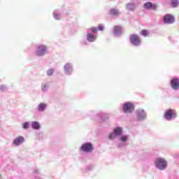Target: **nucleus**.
Here are the masks:
<instances>
[{
    "label": "nucleus",
    "mask_w": 179,
    "mask_h": 179,
    "mask_svg": "<svg viewBox=\"0 0 179 179\" xmlns=\"http://www.w3.org/2000/svg\"><path fill=\"white\" fill-rule=\"evenodd\" d=\"M155 166L159 170H165L167 167V161L164 158H157L155 160Z\"/></svg>",
    "instance_id": "obj_1"
},
{
    "label": "nucleus",
    "mask_w": 179,
    "mask_h": 179,
    "mask_svg": "<svg viewBox=\"0 0 179 179\" xmlns=\"http://www.w3.org/2000/svg\"><path fill=\"white\" fill-rule=\"evenodd\" d=\"M164 117L166 120L170 121L173 120V118H176V117H177V113L175 110L169 109L165 112Z\"/></svg>",
    "instance_id": "obj_2"
},
{
    "label": "nucleus",
    "mask_w": 179,
    "mask_h": 179,
    "mask_svg": "<svg viewBox=\"0 0 179 179\" xmlns=\"http://www.w3.org/2000/svg\"><path fill=\"white\" fill-rule=\"evenodd\" d=\"M80 150H82V152H85L86 153H90V152H92L93 150V145L90 143H84L80 147Z\"/></svg>",
    "instance_id": "obj_3"
},
{
    "label": "nucleus",
    "mask_w": 179,
    "mask_h": 179,
    "mask_svg": "<svg viewBox=\"0 0 179 179\" xmlns=\"http://www.w3.org/2000/svg\"><path fill=\"white\" fill-rule=\"evenodd\" d=\"M130 43H131L133 45H141V38L136 34L131 35Z\"/></svg>",
    "instance_id": "obj_4"
},
{
    "label": "nucleus",
    "mask_w": 179,
    "mask_h": 179,
    "mask_svg": "<svg viewBox=\"0 0 179 179\" xmlns=\"http://www.w3.org/2000/svg\"><path fill=\"white\" fill-rule=\"evenodd\" d=\"M135 110V107L134 106V104L128 102L124 104L123 106V111L124 113H132Z\"/></svg>",
    "instance_id": "obj_5"
},
{
    "label": "nucleus",
    "mask_w": 179,
    "mask_h": 179,
    "mask_svg": "<svg viewBox=\"0 0 179 179\" xmlns=\"http://www.w3.org/2000/svg\"><path fill=\"white\" fill-rule=\"evenodd\" d=\"M174 16L171 14H167L164 17V22L168 24H171V23H174Z\"/></svg>",
    "instance_id": "obj_6"
},
{
    "label": "nucleus",
    "mask_w": 179,
    "mask_h": 179,
    "mask_svg": "<svg viewBox=\"0 0 179 179\" xmlns=\"http://www.w3.org/2000/svg\"><path fill=\"white\" fill-rule=\"evenodd\" d=\"M45 51H47V47L43 45H40L36 50V55H38V57H41L45 54Z\"/></svg>",
    "instance_id": "obj_7"
},
{
    "label": "nucleus",
    "mask_w": 179,
    "mask_h": 179,
    "mask_svg": "<svg viewBox=\"0 0 179 179\" xmlns=\"http://www.w3.org/2000/svg\"><path fill=\"white\" fill-rule=\"evenodd\" d=\"M138 121H142L146 118V113L145 110L141 109L136 111Z\"/></svg>",
    "instance_id": "obj_8"
},
{
    "label": "nucleus",
    "mask_w": 179,
    "mask_h": 179,
    "mask_svg": "<svg viewBox=\"0 0 179 179\" xmlns=\"http://www.w3.org/2000/svg\"><path fill=\"white\" fill-rule=\"evenodd\" d=\"M171 87L173 90H178L179 89V79L178 78H173L171 83Z\"/></svg>",
    "instance_id": "obj_9"
},
{
    "label": "nucleus",
    "mask_w": 179,
    "mask_h": 179,
    "mask_svg": "<svg viewBox=\"0 0 179 179\" xmlns=\"http://www.w3.org/2000/svg\"><path fill=\"white\" fill-rule=\"evenodd\" d=\"M143 6L145 9H153L154 10H156V9H157V5L153 4L150 1H148L144 3Z\"/></svg>",
    "instance_id": "obj_10"
},
{
    "label": "nucleus",
    "mask_w": 179,
    "mask_h": 179,
    "mask_svg": "<svg viewBox=\"0 0 179 179\" xmlns=\"http://www.w3.org/2000/svg\"><path fill=\"white\" fill-rule=\"evenodd\" d=\"M23 142H24V138L22 136H18L14 140L13 143L14 145H19L21 143H23Z\"/></svg>",
    "instance_id": "obj_11"
},
{
    "label": "nucleus",
    "mask_w": 179,
    "mask_h": 179,
    "mask_svg": "<svg viewBox=\"0 0 179 179\" xmlns=\"http://www.w3.org/2000/svg\"><path fill=\"white\" fill-rule=\"evenodd\" d=\"M122 31V27L120 26H115L113 28V33L115 34V36H118L121 34V32Z\"/></svg>",
    "instance_id": "obj_12"
},
{
    "label": "nucleus",
    "mask_w": 179,
    "mask_h": 179,
    "mask_svg": "<svg viewBox=\"0 0 179 179\" xmlns=\"http://www.w3.org/2000/svg\"><path fill=\"white\" fill-rule=\"evenodd\" d=\"M96 36H94L93 34H88L87 35V41H90V43H93L94 41H96Z\"/></svg>",
    "instance_id": "obj_13"
},
{
    "label": "nucleus",
    "mask_w": 179,
    "mask_h": 179,
    "mask_svg": "<svg viewBox=\"0 0 179 179\" xmlns=\"http://www.w3.org/2000/svg\"><path fill=\"white\" fill-rule=\"evenodd\" d=\"M113 132L115 135H116L117 136H120V135L122 134V129H121L120 127H117L114 129Z\"/></svg>",
    "instance_id": "obj_14"
},
{
    "label": "nucleus",
    "mask_w": 179,
    "mask_h": 179,
    "mask_svg": "<svg viewBox=\"0 0 179 179\" xmlns=\"http://www.w3.org/2000/svg\"><path fill=\"white\" fill-rule=\"evenodd\" d=\"M45 107H47V105L44 103H41L38 106V111H44L45 110Z\"/></svg>",
    "instance_id": "obj_15"
},
{
    "label": "nucleus",
    "mask_w": 179,
    "mask_h": 179,
    "mask_svg": "<svg viewBox=\"0 0 179 179\" xmlns=\"http://www.w3.org/2000/svg\"><path fill=\"white\" fill-rule=\"evenodd\" d=\"M110 14L113 16H117V15H120V11H118V10L113 8L110 10Z\"/></svg>",
    "instance_id": "obj_16"
},
{
    "label": "nucleus",
    "mask_w": 179,
    "mask_h": 179,
    "mask_svg": "<svg viewBox=\"0 0 179 179\" xmlns=\"http://www.w3.org/2000/svg\"><path fill=\"white\" fill-rule=\"evenodd\" d=\"M135 8H136V6H135V4L129 3L127 5V10H134V9H135Z\"/></svg>",
    "instance_id": "obj_17"
},
{
    "label": "nucleus",
    "mask_w": 179,
    "mask_h": 179,
    "mask_svg": "<svg viewBox=\"0 0 179 179\" xmlns=\"http://www.w3.org/2000/svg\"><path fill=\"white\" fill-rule=\"evenodd\" d=\"M32 128L34 129H40V124L37 122H33Z\"/></svg>",
    "instance_id": "obj_18"
},
{
    "label": "nucleus",
    "mask_w": 179,
    "mask_h": 179,
    "mask_svg": "<svg viewBox=\"0 0 179 179\" xmlns=\"http://www.w3.org/2000/svg\"><path fill=\"white\" fill-rule=\"evenodd\" d=\"M171 5L173 8H177L178 6V0H172Z\"/></svg>",
    "instance_id": "obj_19"
},
{
    "label": "nucleus",
    "mask_w": 179,
    "mask_h": 179,
    "mask_svg": "<svg viewBox=\"0 0 179 179\" xmlns=\"http://www.w3.org/2000/svg\"><path fill=\"white\" fill-rule=\"evenodd\" d=\"M141 34L142 36H144V37H146V36H148L149 33H148V30L146 29H143L141 31Z\"/></svg>",
    "instance_id": "obj_20"
},
{
    "label": "nucleus",
    "mask_w": 179,
    "mask_h": 179,
    "mask_svg": "<svg viewBox=\"0 0 179 179\" xmlns=\"http://www.w3.org/2000/svg\"><path fill=\"white\" fill-rule=\"evenodd\" d=\"M116 136L117 135H115V134L113 131V133L109 134V139L110 140L115 139Z\"/></svg>",
    "instance_id": "obj_21"
},
{
    "label": "nucleus",
    "mask_w": 179,
    "mask_h": 179,
    "mask_svg": "<svg viewBox=\"0 0 179 179\" xmlns=\"http://www.w3.org/2000/svg\"><path fill=\"white\" fill-rule=\"evenodd\" d=\"M52 73H54V69H50L47 71L48 76H52Z\"/></svg>",
    "instance_id": "obj_22"
},
{
    "label": "nucleus",
    "mask_w": 179,
    "mask_h": 179,
    "mask_svg": "<svg viewBox=\"0 0 179 179\" xmlns=\"http://www.w3.org/2000/svg\"><path fill=\"white\" fill-rule=\"evenodd\" d=\"M72 69V67L71 66V65L69 64H66L64 66V69L66 71H69V69Z\"/></svg>",
    "instance_id": "obj_23"
},
{
    "label": "nucleus",
    "mask_w": 179,
    "mask_h": 179,
    "mask_svg": "<svg viewBox=\"0 0 179 179\" xmlns=\"http://www.w3.org/2000/svg\"><path fill=\"white\" fill-rule=\"evenodd\" d=\"M98 30H99L100 31H103V30H104V27L102 24H99L98 26Z\"/></svg>",
    "instance_id": "obj_24"
},
{
    "label": "nucleus",
    "mask_w": 179,
    "mask_h": 179,
    "mask_svg": "<svg viewBox=\"0 0 179 179\" xmlns=\"http://www.w3.org/2000/svg\"><path fill=\"white\" fill-rule=\"evenodd\" d=\"M120 139L122 142H125L128 139V137L127 136H122Z\"/></svg>",
    "instance_id": "obj_25"
},
{
    "label": "nucleus",
    "mask_w": 179,
    "mask_h": 179,
    "mask_svg": "<svg viewBox=\"0 0 179 179\" xmlns=\"http://www.w3.org/2000/svg\"><path fill=\"white\" fill-rule=\"evenodd\" d=\"M29 122H25L23 124V128L24 129H27V128H29Z\"/></svg>",
    "instance_id": "obj_26"
},
{
    "label": "nucleus",
    "mask_w": 179,
    "mask_h": 179,
    "mask_svg": "<svg viewBox=\"0 0 179 179\" xmlns=\"http://www.w3.org/2000/svg\"><path fill=\"white\" fill-rule=\"evenodd\" d=\"M54 17H55V19L56 20H59V14L55 13V14L54 15Z\"/></svg>",
    "instance_id": "obj_27"
},
{
    "label": "nucleus",
    "mask_w": 179,
    "mask_h": 179,
    "mask_svg": "<svg viewBox=\"0 0 179 179\" xmlns=\"http://www.w3.org/2000/svg\"><path fill=\"white\" fill-rule=\"evenodd\" d=\"M6 89V86L5 85H0V90L3 92Z\"/></svg>",
    "instance_id": "obj_28"
},
{
    "label": "nucleus",
    "mask_w": 179,
    "mask_h": 179,
    "mask_svg": "<svg viewBox=\"0 0 179 179\" xmlns=\"http://www.w3.org/2000/svg\"><path fill=\"white\" fill-rule=\"evenodd\" d=\"M91 30H92V33H97V28H96V27H92Z\"/></svg>",
    "instance_id": "obj_29"
},
{
    "label": "nucleus",
    "mask_w": 179,
    "mask_h": 179,
    "mask_svg": "<svg viewBox=\"0 0 179 179\" xmlns=\"http://www.w3.org/2000/svg\"><path fill=\"white\" fill-rule=\"evenodd\" d=\"M47 85L43 86V92H45L47 90Z\"/></svg>",
    "instance_id": "obj_30"
}]
</instances>
